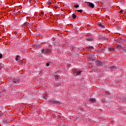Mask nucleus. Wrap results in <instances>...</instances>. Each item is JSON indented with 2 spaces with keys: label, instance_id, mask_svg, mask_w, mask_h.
I'll return each mask as SVG.
<instances>
[{
  "label": "nucleus",
  "instance_id": "nucleus-1",
  "mask_svg": "<svg viewBox=\"0 0 126 126\" xmlns=\"http://www.w3.org/2000/svg\"><path fill=\"white\" fill-rule=\"evenodd\" d=\"M41 51L43 54H49L50 53H53L52 50L47 48L41 49Z\"/></svg>",
  "mask_w": 126,
  "mask_h": 126
},
{
  "label": "nucleus",
  "instance_id": "nucleus-2",
  "mask_svg": "<svg viewBox=\"0 0 126 126\" xmlns=\"http://www.w3.org/2000/svg\"><path fill=\"white\" fill-rule=\"evenodd\" d=\"M12 82L14 84H16V83H19L20 82V81L19 79H14L12 80Z\"/></svg>",
  "mask_w": 126,
  "mask_h": 126
},
{
  "label": "nucleus",
  "instance_id": "nucleus-3",
  "mask_svg": "<svg viewBox=\"0 0 126 126\" xmlns=\"http://www.w3.org/2000/svg\"><path fill=\"white\" fill-rule=\"evenodd\" d=\"M87 50H90L91 51H93L94 48L93 46H89L86 48Z\"/></svg>",
  "mask_w": 126,
  "mask_h": 126
},
{
  "label": "nucleus",
  "instance_id": "nucleus-4",
  "mask_svg": "<svg viewBox=\"0 0 126 126\" xmlns=\"http://www.w3.org/2000/svg\"><path fill=\"white\" fill-rule=\"evenodd\" d=\"M87 3L91 7L94 8V3L90 2H87Z\"/></svg>",
  "mask_w": 126,
  "mask_h": 126
},
{
  "label": "nucleus",
  "instance_id": "nucleus-5",
  "mask_svg": "<svg viewBox=\"0 0 126 126\" xmlns=\"http://www.w3.org/2000/svg\"><path fill=\"white\" fill-rule=\"evenodd\" d=\"M96 63L98 65H100V66H102V65H103V63H102L101 62L98 61L97 62H96Z\"/></svg>",
  "mask_w": 126,
  "mask_h": 126
},
{
  "label": "nucleus",
  "instance_id": "nucleus-6",
  "mask_svg": "<svg viewBox=\"0 0 126 126\" xmlns=\"http://www.w3.org/2000/svg\"><path fill=\"white\" fill-rule=\"evenodd\" d=\"M98 27H100V28L102 29H105V26L101 24H98Z\"/></svg>",
  "mask_w": 126,
  "mask_h": 126
},
{
  "label": "nucleus",
  "instance_id": "nucleus-7",
  "mask_svg": "<svg viewBox=\"0 0 126 126\" xmlns=\"http://www.w3.org/2000/svg\"><path fill=\"white\" fill-rule=\"evenodd\" d=\"M52 2H53L52 0H48V1H46V4H47L48 5H50V4H52Z\"/></svg>",
  "mask_w": 126,
  "mask_h": 126
},
{
  "label": "nucleus",
  "instance_id": "nucleus-8",
  "mask_svg": "<svg viewBox=\"0 0 126 126\" xmlns=\"http://www.w3.org/2000/svg\"><path fill=\"white\" fill-rule=\"evenodd\" d=\"M115 68H116V67H115V66H112L110 67V69H111V70H113V69H115Z\"/></svg>",
  "mask_w": 126,
  "mask_h": 126
},
{
  "label": "nucleus",
  "instance_id": "nucleus-9",
  "mask_svg": "<svg viewBox=\"0 0 126 126\" xmlns=\"http://www.w3.org/2000/svg\"><path fill=\"white\" fill-rule=\"evenodd\" d=\"M116 48L117 49H120L122 48V46L121 45H117Z\"/></svg>",
  "mask_w": 126,
  "mask_h": 126
},
{
  "label": "nucleus",
  "instance_id": "nucleus-10",
  "mask_svg": "<svg viewBox=\"0 0 126 126\" xmlns=\"http://www.w3.org/2000/svg\"><path fill=\"white\" fill-rule=\"evenodd\" d=\"M72 18L73 19H75L76 18V15L74 14H73L72 15Z\"/></svg>",
  "mask_w": 126,
  "mask_h": 126
},
{
  "label": "nucleus",
  "instance_id": "nucleus-11",
  "mask_svg": "<svg viewBox=\"0 0 126 126\" xmlns=\"http://www.w3.org/2000/svg\"><path fill=\"white\" fill-rule=\"evenodd\" d=\"M81 72H82V71H78V72H77V73H76V76L80 75Z\"/></svg>",
  "mask_w": 126,
  "mask_h": 126
},
{
  "label": "nucleus",
  "instance_id": "nucleus-12",
  "mask_svg": "<svg viewBox=\"0 0 126 126\" xmlns=\"http://www.w3.org/2000/svg\"><path fill=\"white\" fill-rule=\"evenodd\" d=\"M99 38H102V37H104V35H103V34H102V33H100V34H99Z\"/></svg>",
  "mask_w": 126,
  "mask_h": 126
},
{
  "label": "nucleus",
  "instance_id": "nucleus-13",
  "mask_svg": "<svg viewBox=\"0 0 126 126\" xmlns=\"http://www.w3.org/2000/svg\"><path fill=\"white\" fill-rule=\"evenodd\" d=\"M109 50H110V51L112 52V51H114V49L113 48H110L108 49Z\"/></svg>",
  "mask_w": 126,
  "mask_h": 126
},
{
  "label": "nucleus",
  "instance_id": "nucleus-14",
  "mask_svg": "<svg viewBox=\"0 0 126 126\" xmlns=\"http://www.w3.org/2000/svg\"><path fill=\"white\" fill-rule=\"evenodd\" d=\"M20 57V56H19V55L17 56L16 58H15V60L16 61H18V60H19L18 58Z\"/></svg>",
  "mask_w": 126,
  "mask_h": 126
},
{
  "label": "nucleus",
  "instance_id": "nucleus-15",
  "mask_svg": "<svg viewBox=\"0 0 126 126\" xmlns=\"http://www.w3.org/2000/svg\"><path fill=\"white\" fill-rule=\"evenodd\" d=\"M90 100L91 101H92V102H94V101H95V99H94V98H91V99H90Z\"/></svg>",
  "mask_w": 126,
  "mask_h": 126
},
{
  "label": "nucleus",
  "instance_id": "nucleus-16",
  "mask_svg": "<svg viewBox=\"0 0 126 126\" xmlns=\"http://www.w3.org/2000/svg\"><path fill=\"white\" fill-rule=\"evenodd\" d=\"M79 7V5L78 4H76V5H74V7H75L76 8H77Z\"/></svg>",
  "mask_w": 126,
  "mask_h": 126
},
{
  "label": "nucleus",
  "instance_id": "nucleus-17",
  "mask_svg": "<svg viewBox=\"0 0 126 126\" xmlns=\"http://www.w3.org/2000/svg\"><path fill=\"white\" fill-rule=\"evenodd\" d=\"M118 42L119 43H121L123 42V39H118Z\"/></svg>",
  "mask_w": 126,
  "mask_h": 126
},
{
  "label": "nucleus",
  "instance_id": "nucleus-18",
  "mask_svg": "<svg viewBox=\"0 0 126 126\" xmlns=\"http://www.w3.org/2000/svg\"><path fill=\"white\" fill-rule=\"evenodd\" d=\"M76 11H78V12L82 13L83 10L82 9H80V10H76Z\"/></svg>",
  "mask_w": 126,
  "mask_h": 126
},
{
  "label": "nucleus",
  "instance_id": "nucleus-19",
  "mask_svg": "<svg viewBox=\"0 0 126 126\" xmlns=\"http://www.w3.org/2000/svg\"><path fill=\"white\" fill-rule=\"evenodd\" d=\"M2 57H3V55L2 54H0V59L2 58Z\"/></svg>",
  "mask_w": 126,
  "mask_h": 126
},
{
  "label": "nucleus",
  "instance_id": "nucleus-20",
  "mask_svg": "<svg viewBox=\"0 0 126 126\" xmlns=\"http://www.w3.org/2000/svg\"><path fill=\"white\" fill-rule=\"evenodd\" d=\"M123 51H124V52L126 53V48H124Z\"/></svg>",
  "mask_w": 126,
  "mask_h": 126
},
{
  "label": "nucleus",
  "instance_id": "nucleus-21",
  "mask_svg": "<svg viewBox=\"0 0 126 126\" xmlns=\"http://www.w3.org/2000/svg\"><path fill=\"white\" fill-rule=\"evenodd\" d=\"M123 12H124V11L123 10H121L120 11V13H123Z\"/></svg>",
  "mask_w": 126,
  "mask_h": 126
},
{
  "label": "nucleus",
  "instance_id": "nucleus-22",
  "mask_svg": "<svg viewBox=\"0 0 126 126\" xmlns=\"http://www.w3.org/2000/svg\"><path fill=\"white\" fill-rule=\"evenodd\" d=\"M46 66H49V63H46Z\"/></svg>",
  "mask_w": 126,
  "mask_h": 126
},
{
  "label": "nucleus",
  "instance_id": "nucleus-23",
  "mask_svg": "<svg viewBox=\"0 0 126 126\" xmlns=\"http://www.w3.org/2000/svg\"><path fill=\"white\" fill-rule=\"evenodd\" d=\"M41 14L42 15H43V14H44V12H41Z\"/></svg>",
  "mask_w": 126,
  "mask_h": 126
},
{
  "label": "nucleus",
  "instance_id": "nucleus-24",
  "mask_svg": "<svg viewBox=\"0 0 126 126\" xmlns=\"http://www.w3.org/2000/svg\"><path fill=\"white\" fill-rule=\"evenodd\" d=\"M20 63H21V64H22L23 63V62L22 61H20Z\"/></svg>",
  "mask_w": 126,
  "mask_h": 126
},
{
  "label": "nucleus",
  "instance_id": "nucleus-25",
  "mask_svg": "<svg viewBox=\"0 0 126 126\" xmlns=\"http://www.w3.org/2000/svg\"><path fill=\"white\" fill-rule=\"evenodd\" d=\"M77 120H79V117H77Z\"/></svg>",
  "mask_w": 126,
  "mask_h": 126
},
{
  "label": "nucleus",
  "instance_id": "nucleus-26",
  "mask_svg": "<svg viewBox=\"0 0 126 126\" xmlns=\"http://www.w3.org/2000/svg\"><path fill=\"white\" fill-rule=\"evenodd\" d=\"M96 59H97V56H96Z\"/></svg>",
  "mask_w": 126,
  "mask_h": 126
},
{
  "label": "nucleus",
  "instance_id": "nucleus-27",
  "mask_svg": "<svg viewBox=\"0 0 126 126\" xmlns=\"http://www.w3.org/2000/svg\"><path fill=\"white\" fill-rule=\"evenodd\" d=\"M45 98V96H43V98Z\"/></svg>",
  "mask_w": 126,
  "mask_h": 126
}]
</instances>
